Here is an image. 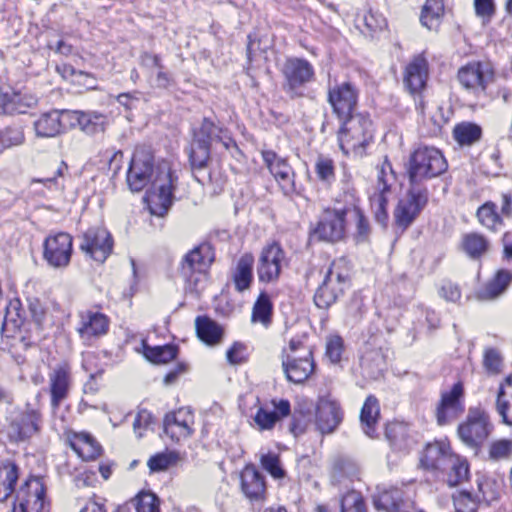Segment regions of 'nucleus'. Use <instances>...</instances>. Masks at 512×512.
<instances>
[{"instance_id": "obj_9", "label": "nucleus", "mask_w": 512, "mask_h": 512, "mask_svg": "<svg viewBox=\"0 0 512 512\" xmlns=\"http://www.w3.org/2000/svg\"><path fill=\"white\" fill-rule=\"evenodd\" d=\"M282 74L285 79L283 89L291 98L302 97V88L313 81L315 76L313 66L307 60L296 57L285 61Z\"/></svg>"}, {"instance_id": "obj_60", "label": "nucleus", "mask_w": 512, "mask_h": 512, "mask_svg": "<svg viewBox=\"0 0 512 512\" xmlns=\"http://www.w3.org/2000/svg\"><path fill=\"white\" fill-rule=\"evenodd\" d=\"M262 467L269 472L274 478H283L285 472L280 465L279 456L276 454L268 453L261 457Z\"/></svg>"}, {"instance_id": "obj_44", "label": "nucleus", "mask_w": 512, "mask_h": 512, "mask_svg": "<svg viewBox=\"0 0 512 512\" xmlns=\"http://www.w3.org/2000/svg\"><path fill=\"white\" fill-rule=\"evenodd\" d=\"M482 136V129L472 122H461L453 129V137L460 146H471Z\"/></svg>"}, {"instance_id": "obj_26", "label": "nucleus", "mask_w": 512, "mask_h": 512, "mask_svg": "<svg viewBox=\"0 0 512 512\" xmlns=\"http://www.w3.org/2000/svg\"><path fill=\"white\" fill-rule=\"evenodd\" d=\"M65 119L69 120V111L52 110L41 114L34 122L37 137L49 138L59 135L66 128Z\"/></svg>"}, {"instance_id": "obj_59", "label": "nucleus", "mask_w": 512, "mask_h": 512, "mask_svg": "<svg viewBox=\"0 0 512 512\" xmlns=\"http://www.w3.org/2000/svg\"><path fill=\"white\" fill-rule=\"evenodd\" d=\"M480 499L474 498L470 492L462 491L454 498L457 512H477Z\"/></svg>"}, {"instance_id": "obj_8", "label": "nucleus", "mask_w": 512, "mask_h": 512, "mask_svg": "<svg viewBox=\"0 0 512 512\" xmlns=\"http://www.w3.org/2000/svg\"><path fill=\"white\" fill-rule=\"evenodd\" d=\"M340 185L339 193L335 197V203H345L348 205V221L353 220L356 227L354 237L358 243L365 242L368 240L371 232L370 224L362 210L358 207V197L352 184L351 175L344 173Z\"/></svg>"}, {"instance_id": "obj_22", "label": "nucleus", "mask_w": 512, "mask_h": 512, "mask_svg": "<svg viewBox=\"0 0 512 512\" xmlns=\"http://www.w3.org/2000/svg\"><path fill=\"white\" fill-rule=\"evenodd\" d=\"M342 411L337 401L320 398L317 406L316 426L322 434L332 433L342 421Z\"/></svg>"}, {"instance_id": "obj_19", "label": "nucleus", "mask_w": 512, "mask_h": 512, "mask_svg": "<svg viewBox=\"0 0 512 512\" xmlns=\"http://www.w3.org/2000/svg\"><path fill=\"white\" fill-rule=\"evenodd\" d=\"M43 246L44 259L50 266L54 268L68 266L73 251L72 237L68 233L60 232L48 236Z\"/></svg>"}, {"instance_id": "obj_1", "label": "nucleus", "mask_w": 512, "mask_h": 512, "mask_svg": "<svg viewBox=\"0 0 512 512\" xmlns=\"http://www.w3.org/2000/svg\"><path fill=\"white\" fill-rule=\"evenodd\" d=\"M154 174L153 156L149 152L136 151L127 172V184L131 191L139 192L151 181L153 191L147 195L151 214L164 216L173 202V191L177 177L168 163H162Z\"/></svg>"}, {"instance_id": "obj_50", "label": "nucleus", "mask_w": 512, "mask_h": 512, "mask_svg": "<svg viewBox=\"0 0 512 512\" xmlns=\"http://www.w3.org/2000/svg\"><path fill=\"white\" fill-rule=\"evenodd\" d=\"M272 302L266 292L260 293L252 309V321L268 326L272 316Z\"/></svg>"}, {"instance_id": "obj_48", "label": "nucleus", "mask_w": 512, "mask_h": 512, "mask_svg": "<svg viewBox=\"0 0 512 512\" xmlns=\"http://www.w3.org/2000/svg\"><path fill=\"white\" fill-rule=\"evenodd\" d=\"M479 222L486 228L498 231L503 226V218L497 212V206L493 202H486L477 210Z\"/></svg>"}, {"instance_id": "obj_39", "label": "nucleus", "mask_w": 512, "mask_h": 512, "mask_svg": "<svg viewBox=\"0 0 512 512\" xmlns=\"http://www.w3.org/2000/svg\"><path fill=\"white\" fill-rule=\"evenodd\" d=\"M16 464L9 460L0 461V502H4L14 492L19 473Z\"/></svg>"}, {"instance_id": "obj_4", "label": "nucleus", "mask_w": 512, "mask_h": 512, "mask_svg": "<svg viewBox=\"0 0 512 512\" xmlns=\"http://www.w3.org/2000/svg\"><path fill=\"white\" fill-rule=\"evenodd\" d=\"M349 286V273L344 259L331 263L321 285L314 294V303L318 308L328 309Z\"/></svg>"}, {"instance_id": "obj_2", "label": "nucleus", "mask_w": 512, "mask_h": 512, "mask_svg": "<svg viewBox=\"0 0 512 512\" xmlns=\"http://www.w3.org/2000/svg\"><path fill=\"white\" fill-rule=\"evenodd\" d=\"M448 163L442 152L432 146L420 145L409 158L410 185L421 186L423 180L432 179L446 172Z\"/></svg>"}, {"instance_id": "obj_10", "label": "nucleus", "mask_w": 512, "mask_h": 512, "mask_svg": "<svg viewBox=\"0 0 512 512\" xmlns=\"http://www.w3.org/2000/svg\"><path fill=\"white\" fill-rule=\"evenodd\" d=\"M396 182L395 173L390 162L385 160L378 169L375 192L371 196V205L374 209L375 219L383 226L387 225L389 215L387 212L388 197L391 194V187Z\"/></svg>"}, {"instance_id": "obj_17", "label": "nucleus", "mask_w": 512, "mask_h": 512, "mask_svg": "<svg viewBox=\"0 0 512 512\" xmlns=\"http://www.w3.org/2000/svg\"><path fill=\"white\" fill-rule=\"evenodd\" d=\"M285 260V252L277 243L264 247L257 263L258 280L262 283L278 281Z\"/></svg>"}, {"instance_id": "obj_11", "label": "nucleus", "mask_w": 512, "mask_h": 512, "mask_svg": "<svg viewBox=\"0 0 512 512\" xmlns=\"http://www.w3.org/2000/svg\"><path fill=\"white\" fill-rule=\"evenodd\" d=\"M328 102L339 121L358 115V90L350 82L335 83L328 87Z\"/></svg>"}, {"instance_id": "obj_24", "label": "nucleus", "mask_w": 512, "mask_h": 512, "mask_svg": "<svg viewBox=\"0 0 512 512\" xmlns=\"http://www.w3.org/2000/svg\"><path fill=\"white\" fill-rule=\"evenodd\" d=\"M192 422L193 416L187 409L181 408L176 412H170L164 418V433L173 441L187 438L192 434Z\"/></svg>"}, {"instance_id": "obj_28", "label": "nucleus", "mask_w": 512, "mask_h": 512, "mask_svg": "<svg viewBox=\"0 0 512 512\" xmlns=\"http://www.w3.org/2000/svg\"><path fill=\"white\" fill-rule=\"evenodd\" d=\"M213 259L214 255L211 247L208 244H201L184 256L180 273L189 276L192 271H207Z\"/></svg>"}, {"instance_id": "obj_12", "label": "nucleus", "mask_w": 512, "mask_h": 512, "mask_svg": "<svg viewBox=\"0 0 512 512\" xmlns=\"http://www.w3.org/2000/svg\"><path fill=\"white\" fill-rule=\"evenodd\" d=\"M45 486L40 477H29L16 491L12 512H41Z\"/></svg>"}, {"instance_id": "obj_7", "label": "nucleus", "mask_w": 512, "mask_h": 512, "mask_svg": "<svg viewBox=\"0 0 512 512\" xmlns=\"http://www.w3.org/2000/svg\"><path fill=\"white\" fill-rule=\"evenodd\" d=\"M348 223V205L336 204L325 208L314 228V235L326 242H338L345 238Z\"/></svg>"}, {"instance_id": "obj_42", "label": "nucleus", "mask_w": 512, "mask_h": 512, "mask_svg": "<svg viewBox=\"0 0 512 512\" xmlns=\"http://www.w3.org/2000/svg\"><path fill=\"white\" fill-rule=\"evenodd\" d=\"M512 281V273L501 270L487 283L485 288L478 293L480 300H492L501 295Z\"/></svg>"}, {"instance_id": "obj_56", "label": "nucleus", "mask_w": 512, "mask_h": 512, "mask_svg": "<svg viewBox=\"0 0 512 512\" xmlns=\"http://www.w3.org/2000/svg\"><path fill=\"white\" fill-rule=\"evenodd\" d=\"M340 512H367L362 495L356 491L346 493L340 503Z\"/></svg>"}, {"instance_id": "obj_58", "label": "nucleus", "mask_w": 512, "mask_h": 512, "mask_svg": "<svg viewBox=\"0 0 512 512\" xmlns=\"http://www.w3.org/2000/svg\"><path fill=\"white\" fill-rule=\"evenodd\" d=\"M182 277L186 282V292L199 296L206 281V271H192L191 275H182Z\"/></svg>"}, {"instance_id": "obj_43", "label": "nucleus", "mask_w": 512, "mask_h": 512, "mask_svg": "<svg viewBox=\"0 0 512 512\" xmlns=\"http://www.w3.org/2000/svg\"><path fill=\"white\" fill-rule=\"evenodd\" d=\"M512 281V273L501 270L487 283L485 288L478 293L480 300H492L501 295Z\"/></svg>"}, {"instance_id": "obj_14", "label": "nucleus", "mask_w": 512, "mask_h": 512, "mask_svg": "<svg viewBox=\"0 0 512 512\" xmlns=\"http://www.w3.org/2000/svg\"><path fill=\"white\" fill-rule=\"evenodd\" d=\"M43 424L40 408L27 404L25 409L15 416L9 425L10 439L25 441L38 434Z\"/></svg>"}, {"instance_id": "obj_33", "label": "nucleus", "mask_w": 512, "mask_h": 512, "mask_svg": "<svg viewBox=\"0 0 512 512\" xmlns=\"http://www.w3.org/2000/svg\"><path fill=\"white\" fill-rule=\"evenodd\" d=\"M69 120L76 121L82 131L91 135L103 132L107 124V117L95 111L69 112Z\"/></svg>"}, {"instance_id": "obj_5", "label": "nucleus", "mask_w": 512, "mask_h": 512, "mask_svg": "<svg viewBox=\"0 0 512 512\" xmlns=\"http://www.w3.org/2000/svg\"><path fill=\"white\" fill-rule=\"evenodd\" d=\"M494 425L487 411L479 407L469 408L465 420L458 426L461 441L478 451L493 432Z\"/></svg>"}, {"instance_id": "obj_23", "label": "nucleus", "mask_w": 512, "mask_h": 512, "mask_svg": "<svg viewBox=\"0 0 512 512\" xmlns=\"http://www.w3.org/2000/svg\"><path fill=\"white\" fill-rule=\"evenodd\" d=\"M227 133V129L205 117L200 126L193 129L192 140L199 141V143L206 144L209 147L213 142H219L225 149H229L231 145H234V142Z\"/></svg>"}, {"instance_id": "obj_54", "label": "nucleus", "mask_w": 512, "mask_h": 512, "mask_svg": "<svg viewBox=\"0 0 512 512\" xmlns=\"http://www.w3.org/2000/svg\"><path fill=\"white\" fill-rule=\"evenodd\" d=\"M488 459L494 462L512 459V439H497L488 447Z\"/></svg>"}, {"instance_id": "obj_63", "label": "nucleus", "mask_w": 512, "mask_h": 512, "mask_svg": "<svg viewBox=\"0 0 512 512\" xmlns=\"http://www.w3.org/2000/svg\"><path fill=\"white\" fill-rule=\"evenodd\" d=\"M343 352V341L341 337H331L326 345V356L332 363H338Z\"/></svg>"}, {"instance_id": "obj_52", "label": "nucleus", "mask_w": 512, "mask_h": 512, "mask_svg": "<svg viewBox=\"0 0 512 512\" xmlns=\"http://www.w3.org/2000/svg\"><path fill=\"white\" fill-rule=\"evenodd\" d=\"M502 485L493 478H483L478 481V491L480 495L477 498L487 504L499 499Z\"/></svg>"}, {"instance_id": "obj_40", "label": "nucleus", "mask_w": 512, "mask_h": 512, "mask_svg": "<svg viewBox=\"0 0 512 512\" xmlns=\"http://www.w3.org/2000/svg\"><path fill=\"white\" fill-rule=\"evenodd\" d=\"M374 505L377 510L401 512L405 505L403 491L399 488L385 489L374 498Z\"/></svg>"}, {"instance_id": "obj_51", "label": "nucleus", "mask_w": 512, "mask_h": 512, "mask_svg": "<svg viewBox=\"0 0 512 512\" xmlns=\"http://www.w3.org/2000/svg\"><path fill=\"white\" fill-rule=\"evenodd\" d=\"M314 170L318 181L324 185H331L335 181V163L324 155L316 158Z\"/></svg>"}, {"instance_id": "obj_31", "label": "nucleus", "mask_w": 512, "mask_h": 512, "mask_svg": "<svg viewBox=\"0 0 512 512\" xmlns=\"http://www.w3.org/2000/svg\"><path fill=\"white\" fill-rule=\"evenodd\" d=\"M438 473L446 477V482L450 487H455L468 479V461L464 457L452 452Z\"/></svg>"}, {"instance_id": "obj_13", "label": "nucleus", "mask_w": 512, "mask_h": 512, "mask_svg": "<svg viewBox=\"0 0 512 512\" xmlns=\"http://www.w3.org/2000/svg\"><path fill=\"white\" fill-rule=\"evenodd\" d=\"M72 385V369L69 363L62 362L50 369L48 373V392L53 412H56L60 405L68 399Z\"/></svg>"}, {"instance_id": "obj_29", "label": "nucleus", "mask_w": 512, "mask_h": 512, "mask_svg": "<svg viewBox=\"0 0 512 512\" xmlns=\"http://www.w3.org/2000/svg\"><path fill=\"white\" fill-rule=\"evenodd\" d=\"M428 78V61L420 54L407 65L404 83L412 94L419 93L426 85Z\"/></svg>"}, {"instance_id": "obj_64", "label": "nucleus", "mask_w": 512, "mask_h": 512, "mask_svg": "<svg viewBox=\"0 0 512 512\" xmlns=\"http://www.w3.org/2000/svg\"><path fill=\"white\" fill-rule=\"evenodd\" d=\"M28 308L37 330H42L46 317V310L43 304L38 299H34L29 302Z\"/></svg>"}, {"instance_id": "obj_45", "label": "nucleus", "mask_w": 512, "mask_h": 512, "mask_svg": "<svg viewBox=\"0 0 512 512\" xmlns=\"http://www.w3.org/2000/svg\"><path fill=\"white\" fill-rule=\"evenodd\" d=\"M444 13L443 0H426L420 15V22L429 30L438 27Z\"/></svg>"}, {"instance_id": "obj_57", "label": "nucleus", "mask_w": 512, "mask_h": 512, "mask_svg": "<svg viewBox=\"0 0 512 512\" xmlns=\"http://www.w3.org/2000/svg\"><path fill=\"white\" fill-rule=\"evenodd\" d=\"M24 141V133L19 127H7L0 131V152L6 148L17 146Z\"/></svg>"}, {"instance_id": "obj_62", "label": "nucleus", "mask_w": 512, "mask_h": 512, "mask_svg": "<svg viewBox=\"0 0 512 512\" xmlns=\"http://www.w3.org/2000/svg\"><path fill=\"white\" fill-rule=\"evenodd\" d=\"M363 368L370 369L371 376H376L382 371L383 356L379 351H372L364 355L361 359Z\"/></svg>"}, {"instance_id": "obj_46", "label": "nucleus", "mask_w": 512, "mask_h": 512, "mask_svg": "<svg viewBox=\"0 0 512 512\" xmlns=\"http://www.w3.org/2000/svg\"><path fill=\"white\" fill-rule=\"evenodd\" d=\"M9 322L6 320L2 327V334L4 337L11 339L9 352L15 357V353L19 350L26 351L35 343L31 335H28L21 328L15 330L10 334Z\"/></svg>"}, {"instance_id": "obj_30", "label": "nucleus", "mask_w": 512, "mask_h": 512, "mask_svg": "<svg viewBox=\"0 0 512 512\" xmlns=\"http://www.w3.org/2000/svg\"><path fill=\"white\" fill-rule=\"evenodd\" d=\"M271 406L272 409L268 405L260 407L254 416V421L261 430L273 428L277 421L290 414V403L288 400H272Z\"/></svg>"}, {"instance_id": "obj_21", "label": "nucleus", "mask_w": 512, "mask_h": 512, "mask_svg": "<svg viewBox=\"0 0 512 512\" xmlns=\"http://www.w3.org/2000/svg\"><path fill=\"white\" fill-rule=\"evenodd\" d=\"M464 394L462 383H455L451 390L443 392L440 403L436 408V418L439 425H446L456 419L463 412L464 407L461 399Z\"/></svg>"}, {"instance_id": "obj_36", "label": "nucleus", "mask_w": 512, "mask_h": 512, "mask_svg": "<svg viewBox=\"0 0 512 512\" xmlns=\"http://www.w3.org/2000/svg\"><path fill=\"white\" fill-rule=\"evenodd\" d=\"M241 486L244 494L250 499H260L265 492L264 477L253 467H246L242 472Z\"/></svg>"}, {"instance_id": "obj_3", "label": "nucleus", "mask_w": 512, "mask_h": 512, "mask_svg": "<svg viewBox=\"0 0 512 512\" xmlns=\"http://www.w3.org/2000/svg\"><path fill=\"white\" fill-rule=\"evenodd\" d=\"M337 133L338 144L345 155L363 156L366 145L372 139V122L365 114L343 119Z\"/></svg>"}, {"instance_id": "obj_32", "label": "nucleus", "mask_w": 512, "mask_h": 512, "mask_svg": "<svg viewBox=\"0 0 512 512\" xmlns=\"http://www.w3.org/2000/svg\"><path fill=\"white\" fill-rule=\"evenodd\" d=\"M386 437L391 446L399 451H407L415 444L414 435L408 424L393 422L386 426Z\"/></svg>"}, {"instance_id": "obj_6", "label": "nucleus", "mask_w": 512, "mask_h": 512, "mask_svg": "<svg viewBox=\"0 0 512 512\" xmlns=\"http://www.w3.org/2000/svg\"><path fill=\"white\" fill-rule=\"evenodd\" d=\"M428 203V190L422 186H412L406 196L400 199L393 211V225L403 233L420 215Z\"/></svg>"}, {"instance_id": "obj_38", "label": "nucleus", "mask_w": 512, "mask_h": 512, "mask_svg": "<svg viewBox=\"0 0 512 512\" xmlns=\"http://www.w3.org/2000/svg\"><path fill=\"white\" fill-rule=\"evenodd\" d=\"M380 414V407L376 397L370 395L363 404L360 421L365 434L371 438L376 436V425Z\"/></svg>"}, {"instance_id": "obj_27", "label": "nucleus", "mask_w": 512, "mask_h": 512, "mask_svg": "<svg viewBox=\"0 0 512 512\" xmlns=\"http://www.w3.org/2000/svg\"><path fill=\"white\" fill-rule=\"evenodd\" d=\"M451 453L452 450L447 441H434L427 444L424 448L420 458V465L426 470L438 473Z\"/></svg>"}, {"instance_id": "obj_15", "label": "nucleus", "mask_w": 512, "mask_h": 512, "mask_svg": "<svg viewBox=\"0 0 512 512\" xmlns=\"http://www.w3.org/2000/svg\"><path fill=\"white\" fill-rule=\"evenodd\" d=\"M79 247L87 257L103 263L112 253L113 239L105 228L92 227L82 235Z\"/></svg>"}, {"instance_id": "obj_18", "label": "nucleus", "mask_w": 512, "mask_h": 512, "mask_svg": "<svg viewBox=\"0 0 512 512\" xmlns=\"http://www.w3.org/2000/svg\"><path fill=\"white\" fill-rule=\"evenodd\" d=\"M261 154L265 166L277 181L283 193L285 195L295 193V172L288 160L279 156L273 150H263Z\"/></svg>"}, {"instance_id": "obj_34", "label": "nucleus", "mask_w": 512, "mask_h": 512, "mask_svg": "<svg viewBox=\"0 0 512 512\" xmlns=\"http://www.w3.org/2000/svg\"><path fill=\"white\" fill-rule=\"evenodd\" d=\"M254 257L251 253L243 254L232 271V279L238 292L246 291L253 281Z\"/></svg>"}, {"instance_id": "obj_16", "label": "nucleus", "mask_w": 512, "mask_h": 512, "mask_svg": "<svg viewBox=\"0 0 512 512\" xmlns=\"http://www.w3.org/2000/svg\"><path fill=\"white\" fill-rule=\"evenodd\" d=\"M493 79L494 69L489 62H470L458 71L460 84L476 94L484 93Z\"/></svg>"}, {"instance_id": "obj_41", "label": "nucleus", "mask_w": 512, "mask_h": 512, "mask_svg": "<svg viewBox=\"0 0 512 512\" xmlns=\"http://www.w3.org/2000/svg\"><path fill=\"white\" fill-rule=\"evenodd\" d=\"M197 336L208 345L218 344L223 335L222 328L206 316H199L195 321Z\"/></svg>"}, {"instance_id": "obj_25", "label": "nucleus", "mask_w": 512, "mask_h": 512, "mask_svg": "<svg viewBox=\"0 0 512 512\" xmlns=\"http://www.w3.org/2000/svg\"><path fill=\"white\" fill-rule=\"evenodd\" d=\"M109 328V319L100 312L86 311L80 314L77 331L84 342L105 335Z\"/></svg>"}, {"instance_id": "obj_53", "label": "nucleus", "mask_w": 512, "mask_h": 512, "mask_svg": "<svg viewBox=\"0 0 512 512\" xmlns=\"http://www.w3.org/2000/svg\"><path fill=\"white\" fill-rule=\"evenodd\" d=\"M178 349L175 345H164L155 347H145V357L158 364L167 363L177 356Z\"/></svg>"}, {"instance_id": "obj_49", "label": "nucleus", "mask_w": 512, "mask_h": 512, "mask_svg": "<svg viewBox=\"0 0 512 512\" xmlns=\"http://www.w3.org/2000/svg\"><path fill=\"white\" fill-rule=\"evenodd\" d=\"M128 504L136 512H160V499L150 491L139 492Z\"/></svg>"}, {"instance_id": "obj_61", "label": "nucleus", "mask_w": 512, "mask_h": 512, "mask_svg": "<svg viewBox=\"0 0 512 512\" xmlns=\"http://www.w3.org/2000/svg\"><path fill=\"white\" fill-rule=\"evenodd\" d=\"M483 365L488 373H499L502 367V357L499 351L494 348L486 349L484 353Z\"/></svg>"}, {"instance_id": "obj_47", "label": "nucleus", "mask_w": 512, "mask_h": 512, "mask_svg": "<svg viewBox=\"0 0 512 512\" xmlns=\"http://www.w3.org/2000/svg\"><path fill=\"white\" fill-rule=\"evenodd\" d=\"M462 248L470 258L478 259L488 251L489 242L481 234L468 233L463 236Z\"/></svg>"}, {"instance_id": "obj_20", "label": "nucleus", "mask_w": 512, "mask_h": 512, "mask_svg": "<svg viewBox=\"0 0 512 512\" xmlns=\"http://www.w3.org/2000/svg\"><path fill=\"white\" fill-rule=\"evenodd\" d=\"M281 361L286 379L295 384L304 383L315 369L310 348H305V353L301 357L292 356L287 353L286 349H283Z\"/></svg>"}, {"instance_id": "obj_35", "label": "nucleus", "mask_w": 512, "mask_h": 512, "mask_svg": "<svg viewBox=\"0 0 512 512\" xmlns=\"http://www.w3.org/2000/svg\"><path fill=\"white\" fill-rule=\"evenodd\" d=\"M189 163L195 179L201 182L199 174L203 173L210 162L211 147L192 140L189 148Z\"/></svg>"}, {"instance_id": "obj_37", "label": "nucleus", "mask_w": 512, "mask_h": 512, "mask_svg": "<svg viewBox=\"0 0 512 512\" xmlns=\"http://www.w3.org/2000/svg\"><path fill=\"white\" fill-rule=\"evenodd\" d=\"M496 411L504 424L512 426V375L508 376L499 387Z\"/></svg>"}, {"instance_id": "obj_55", "label": "nucleus", "mask_w": 512, "mask_h": 512, "mask_svg": "<svg viewBox=\"0 0 512 512\" xmlns=\"http://www.w3.org/2000/svg\"><path fill=\"white\" fill-rule=\"evenodd\" d=\"M357 21L359 26L362 24L365 30L362 33L372 36L377 31H381L386 26V20L382 15L371 10L359 16Z\"/></svg>"}]
</instances>
